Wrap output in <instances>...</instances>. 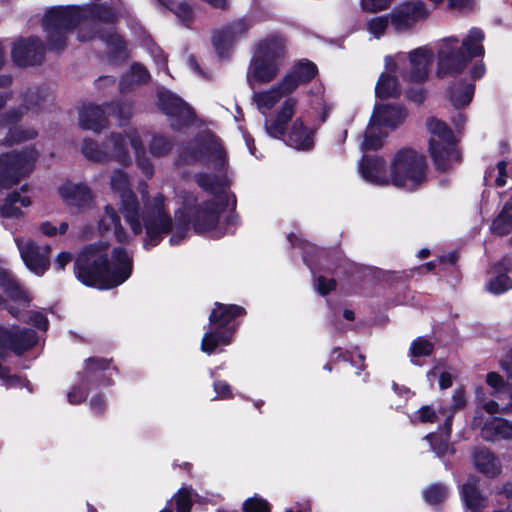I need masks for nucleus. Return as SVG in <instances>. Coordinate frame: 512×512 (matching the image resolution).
<instances>
[{"label": "nucleus", "mask_w": 512, "mask_h": 512, "mask_svg": "<svg viewBox=\"0 0 512 512\" xmlns=\"http://www.w3.org/2000/svg\"><path fill=\"white\" fill-rule=\"evenodd\" d=\"M475 85L465 81L454 82L447 90L448 98L456 109L469 105L474 96Z\"/></svg>", "instance_id": "31"}, {"label": "nucleus", "mask_w": 512, "mask_h": 512, "mask_svg": "<svg viewBox=\"0 0 512 512\" xmlns=\"http://www.w3.org/2000/svg\"><path fill=\"white\" fill-rule=\"evenodd\" d=\"M84 18L82 9L75 5L52 7L47 10L42 26L46 32L48 49L63 51L67 46L68 33L76 29Z\"/></svg>", "instance_id": "7"}, {"label": "nucleus", "mask_w": 512, "mask_h": 512, "mask_svg": "<svg viewBox=\"0 0 512 512\" xmlns=\"http://www.w3.org/2000/svg\"><path fill=\"white\" fill-rule=\"evenodd\" d=\"M405 96L407 100L420 105L426 100L427 91L424 88L410 87L406 90Z\"/></svg>", "instance_id": "61"}, {"label": "nucleus", "mask_w": 512, "mask_h": 512, "mask_svg": "<svg viewBox=\"0 0 512 512\" xmlns=\"http://www.w3.org/2000/svg\"><path fill=\"white\" fill-rule=\"evenodd\" d=\"M415 419L420 423H435L437 414L431 406L424 405L416 411Z\"/></svg>", "instance_id": "58"}, {"label": "nucleus", "mask_w": 512, "mask_h": 512, "mask_svg": "<svg viewBox=\"0 0 512 512\" xmlns=\"http://www.w3.org/2000/svg\"><path fill=\"white\" fill-rule=\"evenodd\" d=\"M60 196L69 204L83 207L90 203L92 194L90 188L83 183H66L58 188Z\"/></svg>", "instance_id": "29"}, {"label": "nucleus", "mask_w": 512, "mask_h": 512, "mask_svg": "<svg viewBox=\"0 0 512 512\" xmlns=\"http://www.w3.org/2000/svg\"><path fill=\"white\" fill-rule=\"evenodd\" d=\"M434 344L424 337L414 339L409 348V355L412 358L428 357L434 352Z\"/></svg>", "instance_id": "48"}, {"label": "nucleus", "mask_w": 512, "mask_h": 512, "mask_svg": "<svg viewBox=\"0 0 512 512\" xmlns=\"http://www.w3.org/2000/svg\"><path fill=\"white\" fill-rule=\"evenodd\" d=\"M19 200V192L13 191L7 195L0 205V216L3 218H15L22 215V211L16 206Z\"/></svg>", "instance_id": "46"}, {"label": "nucleus", "mask_w": 512, "mask_h": 512, "mask_svg": "<svg viewBox=\"0 0 512 512\" xmlns=\"http://www.w3.org/2000/svg\"><path fill=\"white\" fill-rule=\"evenodd\" d=\"M166 8L172 11L185 27L190 28L194 20V12L188 2L175 3L173 0V5Z\"/></svg>", "instance_id": "49"}, {"label": "nucleus", "mask_w": 512, "mask_h": 512, "mask_svg": "<svg viewBox=\"0 0 512 512\" xmlns=\"http://www.w3.org/2000/svg\"><path fill=\"white\" fill-rule=\"evenodd\" d=\"M484 38L483 30L474 27L469 30L461 45L455 37L444 39L438 49V77L456 76L463 72L473 58L483 57Z\"/></svg>", "instance_id": "2"}, {"label": "nucleus", "mask_w": 512, "mask_h": 512, "mask_svg": "<svg viewBox=\"0 0 512 512\" xmlns=\"http://www.w3.org/2000/svg\"><path fill=\"white\" fill-rule=\"evenodd\" d=\"M174 218V225L190 228L194 219V201L192 203L185 201L183 205L175 211Z\"/></svg>", "instance_id": "50"}, {"label": "nucleus", "mask_w": 512, "mask_h": 512, "mask_svg": "<svg viewBox=\"0 0 512 512\" xmlns=\"http://www.w3.org/2000/svg\"><path fill=\"white\" fill-rule=\"evenodd\" d=\"M174 146L173 140L164 135H155L149 144V151L154 157L168 155Z\"/></svg>", "instance_id": "45"}, {"label": "nucleus", "mask_w": 512, "mask_h": 512, "mask_svg": "<svg viewBox=\"0 0 512 512\" xmlns=\"http://www.w3.org/2000/svg\"><path fill=\"white\" fill-rule=\"evenodd\" d=\"M39 153L33 146H25L19 151L0 155V190L10 189L35 168Z\"/></svg>", "instance_id": "9"}, {"label": "nucleus", "mask_w": 512, "mask_h": 512, "mask_svg": "<svg viewBox=\"0 0 512 512\" xmlns=\"http://www.w3.org/2000/svg\"><path fill=\"white\" fill-rule=\"evenodd\" d=\"M229 206V196L226 192L218 195V200L208 199L200 204L194 199L193 229L202 234L215 230L219 224L220 215Z\"/></svg>", "instance_id": "13"}, {"label": "nucleus", "mask_w": 512, "mask_h": 512, "mask_svg": "<svg viewBox=\"0 0 512 512\" xmlns=\"http://www.w3.org/2000/svg\"><path fill=\"white\" fill-rule=\"evenodd\" d=\"M362 178L373 185L386 186L390 180L387 176V164L383 157L378 155H363L359 164Z\"/></svg>", "instance_id": "21"}, {"label": "nucleus", "mask_w": 512, "mask_h": 512, "mask_svg": "<svg viewBox=\"0 0 512 512\" xmlns=\"http://www.w3.org/2000/svg\"><path fill=\"white\" fill-rule=\"evenodd\" d=\"M318 74L317 65L309 59L297 60L281 79V87L293 93L300 85L309 84Z\"/></svg>", "instance_id": "20"}, {"label": "nucleus", "mask_w": 512, "mask_h": 512, "mask_svg": "<svg viewBox=\"0 0 512 512\" xmlns=\"http://www.w3.org/2000/svg\"><path fill=\"white\" fill-rule=\"evenodd\" d=\"M207 160L211 162L215 171L222 173L227 170L226 150L220 140L213 135L184 147L178 155L177 162L182 165H191L196 162L207 165Z\"/></svg>", "instance_id": "10"}, {"label": "nucleus", "mask_w": 512, "mask_h": 512, "mask_svg": "<svg viewBox=\"0 0 512 512\" xmlns=\"http://www.w3.org/2000/svg\"><path fill=\"white\" fill-rule=\"evenodd\" d=\"M111 189L118 192L119 195L123 194L126 190H132L129 187V180L126 173L121 169L113 171L110 180Z\"/></svg>", "instance_id": "52"}, {"label": "nucleus", "mask_w": 512, "mask_h": 512, "mask_svg": "<svg viewBox=\"0 0 512 512\" xmlns=\"http://www.w3.org/2000/svg\"><path fill=\"white\" fill-rule=\"evenodd\" d=\"M426 157L410 147L399 149L391 162L390 181L397 188L414 192L427 181Z\"/></svg>", "instance_id": "5"}, {"label": "nucleus", "mask_w": 512, "mask_h": 512, "mask_svg": "<svg viewBox=\"0 0 512 512\" xmlns=\"http://www.w3.org/2000/svg\"><path fill=\"white\" fill-rule=\"evenodd\" d=\"M193 493L192 486L184 485L174 493L166 505L172 510L174 508L175 512H191L194 504Z\"/></svg>", "instance_id": "37"}, {"label": "nucleus", "mask_w": 512, "mask_h": 512, "mask_svg": "<svg viewBox=\"0 0 512 512\" xmlns=\"http://www.w3.org/2000/svg\"><path fill=\"white\" fill-rule=\"evenodd\" d=\"M214 391L221 399H232L233 393L231 386L224 380H216L213 383Z\"/></svg>", "instance_id": "62"}, {"label": "nucleus", "mask_w": 512, "mask_h": 512, "mask_svg": "<svg viewBox=\"0 0 512 512\" xmlns=\"http://www.w3.org/2000/svg\"><path fill=\"white\" fill-rule=\"evenodd\" d=\"M121 212L126 215L139 214V201L137 195L132 190H126L120 194Z\"/></svg>", "instance_id": "51"}, {"label": "nucleus", "mask_w": 512, "mask_h": 512, "mask_svg": "<svg viewBox=\"0 0 512 512\" xmlns=\"http://www.w3.org/2000/svg\"><path fill=\"white\" fill-rule=\"evenodd\" d=\"M107 46L110 48L109 57L111 59H126L127 58V43L125 39L118 33H109L102 37Z\"/></svg>", "instance_id": "41"}, {"label": "nucleus", "mask_w": 512, "mask_h": 512, "mask_svg": "<svg viewBox=\"0 0 512 512\" xmlns=\"http://www.w3.org/2000/svg\"><path fill=\"white\" fill-rule=\"evenodd\" d=\"M290 94L292 93L287 92L284 88L281 87L280 81L272 89L259 93L257 96V102L260 106H263L266 109H272L282 97L288 96Z\"/></svg>", "instance_id": "42"}, {"label": "nucleus", "mask_w": 512, "mask_h": 512, "mask_svg": "<svg viewBox=\"0 0 512 512\" xmlns=\"http://www.w3.org/2000/svg\"><path fill=\"white\" fill-rule=\"evenodd\" d=\"M315 129L307 127L302 118H296L286 134L284 143L298 151H311L315 146Z\"/></svg>", "instance_id": "22"}, {"label": "nucleus", "mask_w": 512, "mask_h": 512, "mask_svg": "<svg viewBox=\"0 0 512 512\" xmlns=\"http://www.w3.org/2000/svg\"><path fill=\"white\" fill-rule=\"evenodd\" d=\"M407 116L406 109L402 106L386 104L378 107L372 114L368 129L373 126L397 128Z\"/></svg>", "instance_id": "24"}, {"label": "nucleus", "mask_w": 512, "mask_h": 512, "mask_svg": "<svg viewBox=\"0 0 512 512\" xmlns=\"http://www.w3.org/2000/svg\"><path fill=\"white\" fill-rule=\"evenodd\" d=\"M151 80L148 69L139 62H134L129 73L121 76L119 80V88L121 92H129L134 85H145Z\"/></svg>", "instance_id": "30"}, {"label": "nucleus", "mask_w": 512, "mask_h": 512, "mask_svg": "<svg viewBox=\"0 0 512 512\" xmlns=\"http://www.w3.org/2000/svg\"><path fill=\"white\" fill-rule=\"evenodd\" d=\"M246 314L243 306L214 302L209 314V330L204 333L201 340V351L212 355L219 347L230 345L240 325L238 319L245 317Z\"/></svg>", "instance_id": "3"}, {"label": "nucleus", "mask_w": 512, "mask_h": 512, "mask_svg": "<svg viewBox=\"0 0 512 512\" xmlns=\"http://www.w3.org/2000/svg\"><path fill=\"white\" fill-rule=\"evenodd\" d=\"M103 148L109 152V160L116 161L123 166L131 164V157L127 150V139L122 133L112 132L103 141Z\"/></svg>", "instance_id": "28"}, {"label": "nucleus", "mask_w": 512, "mask_h": 512, "mask_svg": "<svg viewBox=\"0 0 512 512\" xmlns=\"http://www.w3.org/2000/svg\"><path fill=\"white\" fill-rule=\"evenodd\" d=\"M337 288V281L334 278H326L319 275L316 278V291L321 296H327Z\"/></svg>", "instance_id": "55"}, {"label": "nucleus", "mask_w": 512, "mask_h": 512, "mask_svg": "<svg viewBox=\"0 0 512 512\" xmlns=\"http://www.w3.org/2000/svg\"><path fill=\"white\" fill-rule=\"evenodd\" d=\"M251 23L245 18L235 19L220 29H215L212 32V45L219 58H226L234 42L245 36Z\"/></svg>", "instance_id": "17"}, {"label": "nucleus", "mask_w": 512, "mask_h": 512, "mask_svg": "<svg viewBox=\"0 0 512 512\" xmlns=\"http://www.w3.org/2000/svg\"><path fill=\"white\" fill-rule=\"evenodd\" d=\"M90 388L84 387L81 382L74 385L67 394V400L72 405H78L86 401Z\"/></svg>", "instance_id": "54"}, {"label": "nucleus", "mask_w": 512, "mask_h": 512, "mask_svg": "<svg viewBox=\"0 0 512 512\" xmlns=\"http://www.w3.org/2000/svg\"><path fill=\"white\" fill-rule=\"evenodd\" d=\"M46 48L37 36L20 38L11 50V58L18 67L38 66L45 60Z\"/></svg>", "instance_id": "18"}, {"label": "nucleus", "mask_w": 512, "mask_h": 512, "mask_svg": "<svg viewBox=\"0 0 512 512\" xmlns=\"http://www.w3.org/2000/svg\"><path fill=\"white\" fill-rule=\"evenodd\" d=\"M486 382L497 393L503 391L506 386L504 378L497 372H489L486 376Z\"/></svg>", "instance_id": "64"}, {"label": "nucleus", "mask_w": 512, "mask_h": 512, "mask_svg": "<svg viewBox=\"0 0 512 512\" xmlns=\"http://www.w3.org/2000/svg\"><path fill=\"white\" fill-rule=\"evenodd\" d=\"M331 362L338 363L340 361L349 362L352 366H357L354 361L352 353L348 350H343L341 347H334L331 351Z\"/></svg>", "instance_id": "59"}, {"label": "nucleus", "mask_w": 512, "mask_h": 512, "mask_svg": "<svg viewBox=\"0 0 512 512\" xmlns=\"http://www.w3.org/2000/svg\"><path fill=\"white\" fill-rule=\"evenodd\" d=\"M433 54L430 50L419 47L409 53L410 71L404 79L411 83H423L429 75V65L432 62Z\"/></svg>", "instance_id": "23"}, {"label": "nucleus", "mask_w": 512, "mask_h": 512, "mask_svg": "<svg viewBox=\"0 0 512 512\" xmlns=\"http://www.w3.org/2000/svg\"><path fill=\"white\" fill-rule=\"evenodd\" d=\"M142 221L146 232L143 247L146 250L160 244L164 235L171 233L173 228L171 216L161 205L146 207L142 212Z\"/></svg>", "instance_id": "14"}, {"label": "nucleus", "mask_w": 512, "mask_h": 512, "mask_svg": "<svg viewBox=\"0 0 512 512\" xmlns=\"http://www.w3.org/2000/svg\"><path fill=\"white\" fill-rule=\"evenodd\" d=\"M123 106L118 101L94 105L85 104L79 112V125L83 130L100 132L108 126V116L120 118Z\"/></svg>", "instance_id": "15"}, {"label": "nucleus", "mask_w": 512, "mask_h": 512, "mask_svg": "<svg viewBox=\"0 0 512 512\" xmlns=\"http://www.w3.org/2000/svg\"><path fill=\"white\" fill-rule=\"evenodd\" d=\"M44 96L39 88H28L22 95V104L0 114V131L7 130L4 144L11 146L33 140L38 133L35 129H24L18 125L23 116L30 110L39 107Z\"/></svg>", "instance_id": "8"}, {"label": "nucleus", "mask_w": 512, "mask_h": 512, "mask_svg": "<svg viewBox=\"0 0 512 512\" xmlns=\"http://www.w3.org/2000/svg\"><path fill=\"white\" fill-rule=\"evenodd\" d=\"M195 182L196 184L203 189L205 192L213 194L215 196L214 199L218 200V195L222 192H225L223 187L224 183L220 178L215 174H209L206 172H200L195 174Z\"/></svg>", "instance_id": "38"}, {"label": "nucleus", "mask_w": 512, "mask_h": 512, "mask_svg": "<svg viewBox=\"0 0 512 512\" xmlns=\"http://www.w3.org/2000/svg\"><path fill=\"white\" fill-rule=\"evenodd\" d=\"M81 152L90 161L104 163L109 161V152L100 148L96 141L91 138H85L82 143Z\"/></svg>", "instance_id": "40"}, {"label": "nucleus", "mask_w": 512, "mask_h": 512, "mask_svg": "<svg viewBox=\"0 0 512 512\" xmlns=\"http://www.w3.org/2000/svg\"><path fill=\"white\" fill-rule=\"evenodd\" d=\"M391 0H361V7L363 11L369 13H377L379 11L389 8Z\"/></svg>", "instance_id": "57"}, {"label": "nucleus", "mask_w": 512, "mask_h": 512, "mask_svg": "<svg viewBox=\"0 0 512 512\" xmlns=\"http://www.w3.org/2000/svg\"><path fill=\"white\" fill-rule=\"evenodd\" d=\"M242 512H272V505L267 499L255 493L244 500Z\"/></svg>", "instance_id": "47"}, {"label": "nucleus", "mask_w": 512, "mask_h": 512, "mask_svg": "<svg viewBox=\"0 0 512 512\" xmlns=\"http://www.w3.org/2000/svg\"><path fill=\"white\" fill-rule=\"evenodd\" d=\"M431 10L422 0H409L400 3L389 14L390 22L397 31L414 27L418 22L425 21Z\"/></svg>", "instance_id": "16"}, {"label": "nucleus", "mask_w": 512, "mask_h": 512, "mask_svg": "<svg viewBox=\"0 0 512 512\" xmlns=\"http://www.w3.org/2000/svg\"><path fill=\"white\" fill-rule=\"evenodd\" d=\"M424 501L431 505L436 506L442 504L448 497L449 491L446 485L442 483H433L423 491Z\"/></svg>", "instance_id": "43"}, {"label": "nucleus", "mask_w": 512, "mask_h": 512, "mask_svg": "<svg viewBox=\"0 0 512 512\" xmlns=\"http://www.w3.org/2000/svg\"><path fill=\"white\" fill-rule=\"evenodd\" d=\"M382 146H383V141L379 134H375L369 130H367L365 132L363 143H362L363 150H366V151L378 150Z\"/></svg>", "instance_id": "56"}, {"label": "nucleus", "mask_w": 512, "mask_h": 512, "mask_svg": "<svg viewBox=\"0 0 512 512\" xmlns=\"http://www.w3.org/2000/svg\"><path fill=\"white\" fill-rule=\"evenodd\" d=\"M21 258L26 267L37 275H43L50 266L49 258L40 252L36 242L29 240L25 244H18Z\"/></svg>", "instance_id": "26"}, {"label": "nucleus", "mask_w": 512, "mask_h": 512, "mask_svg": "<svg viewBox=\"0 0 512 512\" xmlns=\"http://www.w3.org/2000/svg\"><path fill=\"white\" fill-rule=\"evenodd\" d=\"M0 289L13 301L29 302L27 292L15 280L12 274L0 266Z\"/></svg>", "instance_id": "34"}, {"label": "nucleus", "mask_w": 512, "mask_h": 512, "mask_svg": "<svg viewBox=\"0 0 512 512\" xmlns=\"http://www.w3.org/2000/svg\"><path fill=\"white\" fill-rule=\"evenodd\" d=\"M3 383L7 388L23 387L30 384L27 378H23L20 375L6 372V377L3 378Z\"/></svg>", "instance_id": "63"}, {"label": "nucleus", "mask_w": 512, "mask_h": 512, "mask_svg": "<svg viewBox=\"0 0 512 512\" xmlns=\"http://www.w3.org/2000/svg\"><path fill=\"white\" fill-rule=\"evenodd\" d=\"M288 53L287 39L281 33H271L255 44L249 75L259 84L273 81Z\"/></svg>", "instance_id": "4"}, {"label": "nucleus", "mask_w": 512, "mask_h": 512, "mask_svg": "<svg viewBox=\"0 0 512 512\" xmlns=\"http://www.w3.org/2000/svg\"><path fill=\"white\" fill-rule=\"evenodd\" d=\"M108 242L85 245L78 253L73 270L76 279L86 287L98 290L114 289L126 282L133 273V258L126 248L114 247L111 260L106 250Z\"/></svg>", "instance_id": "1"}, {"label": "nucleus", "mask_w": 512, "mask_h": 512, "mask_svg": "<svg viewBox=\"0 0 512 512\" xmlns=\"http://www.w3.org/2000/svg\"><path fill=\"white\" fill-rule=\"evenodd\" d=\"M390 17L378 16L367 22V30L375 37L380 38L386 31Z\"/></svg>", "instance_id": "53"}, {"label": "nucleus", "mask_w": 512, "mask_h": 512, "mask_svg": "<svg viewBox=\"0 0 512 512\" xmlns=\"http://www.w3.org/2000/svg\"><path fill=\"white\" fill-rule=\"evenodd\" d=\"M297 100L294 97H288L284 100L276 113L265 121L266 133L274 139L285 140L288 132V124L291 122L296 112Z\"/></svg>", "instance_id": "19"}, {"label": "nucleus", "mask_w": 512, "mask_h": 512, "mask_svg": "<svg viewBox=\"0 0 512 512\" xmlns=\"http://www.w3.org/2000/svg\"><path fill=\"white\" fill-rule=\"evenodd\" d=\"M98 228L101 235H105L106 233L113 230L117 243L127 244L130 242V237L121 224V218L119 214L109 204L104 208V216L100 219Z\"/></svg>", "instance_id": "27"}, {"label": "nucleus", "mask_w": 512, "mask_h": 512, "mask_svg": "<svg viewBox=\"0 0 512 512\" xmlns=\"http://www.w3.org/2000/svg\"><path fill=\"white\" fill-rule=\"evenodd\" d=\"M426 127L430 133L428 152L435 170L447 172L453 163L461 161L454 132L446 122L434 116L426 119Z\"/></svg>", "instance_id": "6"}, {"label": "nucleus", "mask_w": 512, "mask_h": 512, "mask_svg": "<svg viewBox=\"0 0 512 512\" xmlns=\"http://www.w3.org/2000/svg\"><path fill=\"white\" fill-rule=\"evenodd\" d=\"M473 462L476 469L487 477L494 478L500 474L497 459L488 448L476 449L473 453Z\"/></svg>", "instance_id": "32"}, {"label": "nucleus", "mask_w": 512, "mask_h": 512, "mask_svg": "<svg viewBox=\"0 0 512 512\" xmlns=\"http://www.w3.org/2000/svg\"><path fill=\"white\" fill-rule=\"evenodd\" d=\"M88 16L106 24H113L117 20V16L112 7L105 4H92L87 8Z\"/></svg>", "instance_id": "44"}, {"label": "nucleus", "mask_w": 512, "mask_h": 512, "mask_svg": "<svg viewBox=\"0 0 512 512\" xmlns=\"http://www.w3.org/2000/svg\"><path fill=\"white\" fill-rule=\"evenodd\" d=\"M375 95L381 100L399 98L401 87L398 78L389 73H382L375 86Z\"/></svg>", "instance_id": "35"}, {"label": "nucleus", "mask_w": 512, "mask_h": 512, "mask_svg": "<svg viewBox=\"0 0 512 512\" xmlns=\"http://www.w3.org/2000/svg\"><path fill=\"white\" fill-rule=\"evenodd\" d=\"M482 433L486 438L489 435L490 437L500 436L503 439H512V422L503 418H496L484 424Z\"/></svg>", "instance_id": "39"}, {"label": "nucleus", "mask_w": 512, "mask_h": 512, "mask_svg": "<svg viewBox=\"0 0 512 512\" xmlns=\"http://www.w3.org/2000/svg\"><path fill=\"white\" fill-rule=\"evenodd\" d=\"M490 229L497 236H506L512 232V196L493 219Z\"/></svg>", "instance_id": "36"}, {"label": "nucleus", "mask_w": 512, "mask_h": 512, "mask_svg": "<svg viewBox=\"0 0 512 512\" xmlns=\"http://www.w3.org/2000/svg\"><path fill=\"white\" fill-rule=\"evenodd\" d=\"M495 276L487 282L486 288L493 295H501L512 289V278L508 273L512 270L511 259L502 257L492 266Z\"/></svg>", "instance_id": "25"}, {"label": "nucleus", "mask_w": 512, "mask_h": 512, "mask_svg": "<svg viewBox=\"0 0 512 512\" xmlns=\"http://www.w3.org/2000/svg\"><path fill=\"white\" fill-rule=\"evenodd\" d=\"M113 358L92 356L84 360L83 370L78 373L81 384L90 389L100 386L109 387L114 384L113 373L118 368L113 365Z\"/></svg>", "instance_id": "12"}, {"label": "nucleus", "mask_w": 512, "mask_h": 512, "mask_svg": "<svg viewBox=\"0 0 512 512\" xmlns=\"http://www.w3.org/2000/svg\"><path fill=\"white\" fill-rule=\"evenodd\" d=\"M466 391L463 386L457 387L452 395V412L461 410L466 406Z\"/></svg>", "instance_id": "60"}, {"label": "nucleus", "mask_w": 512, "mask_h": 512, "mask_svg": "<svg viewBox=\"0 0 512 512\" xmlns=\"http://www.w3.org/2000/svg\"><path fill=\"white\" fill-rule=\"evenodd\" d=\"M157 99L158 108L168 117L173 131L180 132L194 124L195 110L179 95L166 89L158 92Z\"/></svg>", "instance_id": "11"}, {"label": "nucleus", "mask_w": 512, "mask_h": 512, "mask_svg": "<svg viewBox=\"0 0 512 512\" xmlns=\"http://www.w3.org/2000/svg\"><path fill=\"white\" fill-rule=\"evenodd\" d=\"M461 497L467 509L472 512L479 511L485 506L486 498L478 487L476 478H469L461 488Z\"/></svg>", "instance_id": "33"}]
</instances>
